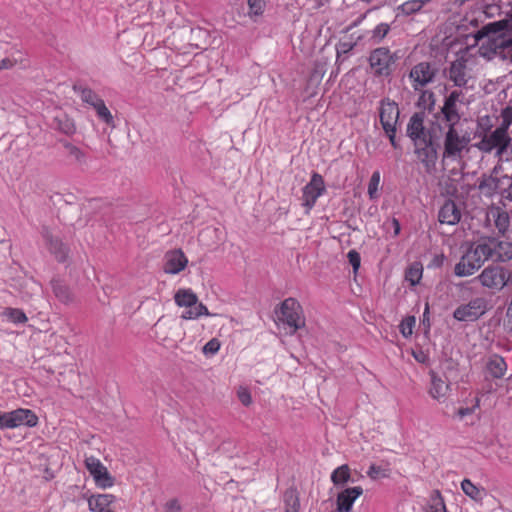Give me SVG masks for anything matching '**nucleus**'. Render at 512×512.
<instances>
[{
  "mask_svg": "<svg viewBox=\"0 0 512 512\" xmlns=\"http://www.w3.org/2000/svg\"><path fill=\"white\" fill-rule=\"evenodd\" d=\"M499 23H491L476 34L479 53L486 59L499 57L512 62V29L500 31Z\"/></svg>",
  "mask_w": 512,
  "mask_h": 512,
  "instance_id": "nucleus-1",
  "label": "nucleus"
},
{
  "mask_svg": "<svg viewBox=\"0 0 512 512\" xmlns=\"http://www.w3.org/2000/svg\"><path fill=\"white\" fill-rule=\"evenodd\" d=\"M174 301L178 307L186 308L181 314L184 320H196L201 316H211L207 307L199 302L198 296L190 288H180L174 294Z\"/></svg>",
  "mask_w": 512,
  "mask_h": 512,
  "instance_id": "nucleus-2",
  "label": "nucleus"
},
{
  "mask_svg": "<svg viewBox=\"0 0 512 512\" xmlns=\"http://www.w3.org/2000/svg\"><path fill=\"white\" fill-rule=\"evenodd\" d=\"M275 313L278 321L290 328V334L305 326L302 306L295 298L285 299Z\"/></svg>",
  "mask_w": 512,
  "mask_h": 512,
  "instance_id": "nucleus-3",
  "label": "nucleus"
},
{
  "mask_svg": "<svg viewBox=\"0 0 512 512\" xmlns=\"http://www.w3.org/2000/svg\"><path fill=\"white\" fill-rule=\"evenodd\" d=\"M470 140L469 135H461L456 127L447 128L443 140V159L451 161L461 160L463 153L468 150Z\"/></svg>",
  "mask_w": 512,
  "mask_h": 512,
  "instance_id": "nucleus-4",
  "label": "nucleus"
},
{
  "mask_svg": "<svg viewBox=\"0 0 512 512\" xmlns=\"http://www.w3.org/2000/svg\"><path fill=\"white\" fill-rule=\"evenodd\" d=\"M510 143L511 137L509 134L497 127L495 130L485 133L474 146L486 154L494 152L495 157L501 159Z\"/></svg>",
  "mask_w": 512,
  "mask_h": 512,
  "instance_id": "nucleus-5",
  "label": "nucleus"
},
{
  "mask_svg": "<svg viewBox=\"0 0 512 512\" xmlns=\"http://www.w3.org/2000/svg\"><path fill=\"white\" fill-rule=\"evenodd\" d=\"M474 280L491 293L502 291L508 284L505 268L498 265H488Z\"/></svg>",
  "mask_w": 512,
  "mask_h": 512,
  "instance_id": "nucleus-6",
  "label": "nucleus"
},
{
  "mask_svg": "<svg viewBox=\"0 0 512 512\" xmlns=\"http://www.w3.org/2000/svg\"><path fill=\"white\" fill-rule=\"evenodd\" d=\"M485 261L487 259L478 242L476 245L471 246L460 258L459 262L455 265L454 273L458 277L471 276Z\"/></svg>",
  "mask_w": 512,
  "mask_h": 512,
  "instance_id": "nucleus-7",
  "label": "nucleus"
},
{
  "mask_svg": "<svg viewBox=\"0 0 512 512\" xmlns=\"http://www.w3.org/2000/svg\"><path fill=\"white\" fill-rule=\"evenodd\" d=\"M478 188L479 191L486 197H493L495 194H501L504 195L507 199L512 200L511 176H483L479 182Z\"/></svg>",
  "mask_w": 512,
  "mask_h": 512,
  "instance_id": "nucleus-8",
  "label": "nucleus"
},
{
  "mask_svg": "<svg viewBox=\"0 0 512 512\" xmlns=\"http://www.w3.org/2000/svg\"><path fill=\"white\" fill-rule=\"evenodd\" d=\"M397 58L389 48L378 47L371 51L368 60L376 76H389L392 73Z\"/></svg>",
  "mask_w": 512,
  "mask_h": 512,
  "instance_id": "nucleus-9",
  "label": "nucleus"
},
{
  "mask_svg": "<svg viewBox=\"0 0 512 512\" xmlns=\"http://www.w3.org/2000/svg\"><path fill=\"white\" fill-rule=\"evenodd\" d=\"M479 244L487 260L494 262H507L512 260V242L487 238L479 241Z\"/></svg>",
  "mask_w": 512,
  "mask_h": 512,
  "instance_id": "nucleus-10",
  "label": "nucleus"
},
{
  "mask_svg": "<svg viewBox=\"0 0 512 512\" xmlns=\"http://www.w3.org/2000/svg\"><path fill=\"white\" fill-rule=\"evenodd\" d=\"M488 308V302L484 297H475L467 304L460 305L453 312V317L458 321L473 322L484 315Z\"/></svg>",
  "mask_w": 512,
  "mask_h": 512,
  "instance_id": "nucleus-11",
  "label": "nucleus"
},
{
  "mask_svg": "<svg viewBox=\"0 0 512 512\" xmlns=\"http://www.w3.org/2000/svg\"><path fill=\"white\" fill-rule=\"evenodd\" d=\"M84 463L98 488L107 489L114 485V477L98 458L87 456Z\"/></svg>",
  "mask_w": 512,
  "mask_h": 512,
  "instance_id": "nucleus-12",
  "label": "nucleus"
},
{
  "mask_svg": "<svg viewBox=\"0 0 512 512\" xmlns=\"http://www.w3.org/2000/svg\"><path fill=\"white\" fill-rule=\"evenodd\" d=\"M436 73V68L429 62H420L414 65L409 73V79L413 89L417 91L432 83Z\"/></svg>",
  "mask_w": 512,
  "mask_h": 512,
  "instance_id": "nucleus-13",
  "label": "nucleus"
},
{
  "mask_svg": "<svg viewBox=\"0 0 512 512\" xmlns=\"http://www.w3.org/2000/svg\"><path fill=\"white\" fill-rule=\"evenodd\" d=\"M325 192L323 177L314 173L304 188L302 193V205L306 208L308 214L316 204L317 199Z\"/></svg>",
  "mask_w": 512,
  "mask_h": 512,
  "instance_id": "nucleus-14",
  "label": "nucleus"
},
{
  "mask_svg": "<svg viewBox=\"0 0 512 512\" xmlns=\"http://www.w3.org/2000/svg\"><path fill=\"white\" fill-rule=\"evenodd\" d=\"M461 96V91L454 90L446 97L444 101L441 112L445 121L447 122V128L456 127V124L460 121L461 117L458 112L457 103L460 101Z\"/></svg>",
  "mask_w": 512,
  "mask_h": 512,
  "instance_id": "nucleus-15",
  "label": "nucleus"
},
{
  "mask_svg": "<svg viewBox=\"0 0 512 512\" xmlns=\"http://www.w3.org/2000/svg\"><path fill=\"white\" fill-rule=\"evenodd\" d=\"M407 135L415 144H423L427 139L432 138L428 130L424 126V119L421 114H414L407 125Z\"/></svg>",
  "mask_w": 512,
  "mask_h": 512,
  "instance_id": "nucleus-16",
  "label": "nucleus"
},
{
  "mask_svg": "<svg viewBox=\"0 0 512 512\" xmlns=\"http://www.w3.org/2000/svg\"><path fill=\"white\" fill-rule=\"evenodd\" d=\"M380 122L383 129L395 128L399 119L398 105L390 99H384L380 104Z\"/></svg>",
  "mask_w": 512,
  "mask_h": 512,
  "instance_id": "nucleus-17",
  "label": "nucleus"
},
{
  "mask_svg": "<svg viewBox=\"0 0 512 512\" xmlns=\"http://www.w3.org/2000/svg\"><path fill=\"white\" fill-rule=\"evenodd\" d=\"M164 259L165 263L163 269L167 274H178L183 271L188 264V258L181 249L168 251Z\"/></svg>",
  "mask_w": 512,
  "mask_h": 512,
  "instance_id": "nucleus-18",
  "label": "nucleus"
},
{
  "mask_svg": "<svg viewBox=\"0 0 512 512\" xmlns=\"http://www.w3.org/2000/svg\"><path fill=\"white\" fill-rule=\"evenodd\" d=\"M363 494V488L354 486L338 493L336 498L337 512H351L354 502Z\"/></svg>",
  "mask_w": 512,
  "mask_h": 512,
  "instance_id": "nucleus-19",
  "label": "nucleus"
},
{
  "mask_svg": "<svg viewBox=\"0 0 512 512\" xmlns=\"http://www.w3.org/2000/svg\"><path fill=\"white\" fill-rule=\"evenodd\" d=\"M414 146L415 154L425 167L428 170L434 167L437 160V150L433 144L432 138L425 140L423 144H415Z\"/></svg>",
  "mask_w": 512,
  "mask_h": 512,
  "instance_id": "nucleus-20",
  "label": "nucleus"
},
{
  "mask_svg": "<svg viewBox=\"0 0 512 512\" xmlns=\"http://www.w3.org/2000/svg\"><path fill=\"white\" fill-rule=\"evenodd\" d=\"M46 245L50 253L58 262H66L69 257V248L60 239L54 237L49 231L43 232Z\"/></svg>",
  "mask_w": 512,
  "mask_h": 512,
  "instance_id": "nucleus-21",
  "label": "nucleus"
},
{
  "mask_svg": "<svg viewBox=\"0 0 512 512\" xmlns=\"http://www.w3.org/2000/svg\"><path fill=\"white\" fill-rule=\"evenodd\" d=\"M10 413L12 429L20 426L35 427L38 423V417L30 409L19 408Z\"/></svg>",
  "mask_w": 512,
  "mask_h": 512,
  "instance_id": "nucleus-22",
  "label": "nucleus"
},
{
  "mask_svg": "<svg viewBox=\"0 0 512 512\" xmlns=\"http://www.w3.org/2000/svg\"><path fill=\"white\" fill-rule=\"evenodd\" d=\"M461 219V212L456 203L448 200L444 203L438 213V220L441 224L455 225Z\"/></svg>",
  "mask_w": 512,
  "mask_h": 512,
  "instance_id": "nucleus-23",
  "label": "nucleus"
},
{
  "mask_svg": "<svg viewBox=\"0 0 512 512\" xmlns=\"http://www.w3.org/2000/svg\"><path fill=\"white\" fill-rule=\"evenodd\" d=\"M115 496L112 494H95L88 498V508L91 512H106L110 510Z\"/></svg>",
  "mask_w": 512,
  "mask_h": 512,
  "instance_id": "nucleus-24",
  "label": "nucleus"
},
{
  "mask_svg": "<svg viewBox=\"0 0 512 512\" xmlns=\"http://www.w3.org/2000/svg\"><path fill=\"white\" fill-rule=\"evenodd\" d=\"M449 79L458 87L467 84L466 64L462 60L452 62L449 68Z\"/></svg>",
  "mask_w": 512,
  "mask_h": 512,
  "instance_id": "nucleus-25",
  "label": "nucleus"
},
{
  "mask_svg": "<svg viewBox=\"0 0 512 512\" xmlns=\"http://www.w3.org/2000/svg\"><path fill=\"white\" fill-rule=\"evenodd\" d=\"M52 290L55 297L64 304L74 301V295L71 289L61 280L54 279L51 281Z\"/></svg>",
  "mask_w": 512,
  "mask_h": 512,
  "instance_id": "nucleus-26",
  "label": "nucleus"
},
{
  "mask_svg": "<svg viewBox=\"0 0 512 512\" xmlns=\"http://www.w3.org/2000/svg\"><path fill=\"white\" fill-rule=\"evenodd\" d=\"M507 370V364L501 356L493 355L487 363V371L493 378H502Z\"/></svg>",
  "mask_w": 512,
  "mask_h": 512,
  "instance_id": "nucleus-27",
  "label": "nucleus"
},
{
  "mask_svg": "<svg viewBox=\"0 0 512 512\" xmlns=\"http://www.w3.org/2000/svg\"><path fill=\"white\" fill-rule=\"evenodd\" d=\"M449 385L446 384L441 378L435 373L431 374V387L429 390L430 395L436 399H444L448 393Z\"/></svg>",
  "mask_w": 512,
  "mask_h": 512,
  "instance_id": "nucleus-28",
  "label": "nucleus"
},
{
  "mask_svg": "<svg viewBox=\"0 0 512 512\" xmlns=\"http://www.w3.org/2000/svg\"><path fill=\"white\" fill-rule=\"evenodd\" d=\"M283 502L285 512H299L300 499L297 489L294 487L287 489L283 495Z\"/></svg>",
  "mask_w": 512,
  "mask_h": 512,
  "instance_id": "nucleus-29",
  "label": "nucleus"
},
{
  "mask_svg": "<svg viewBox=\"0 0 512 512\" xmlns=\"http://www.w3.org/2000/svg\"><path fill=\"white\" fill-rule=\"evenodd\" d=\"M463 493L476 502H481L486 495V491L482 487L476 486L470 479H464L461 482Z\"/></svg>",
  "mask_w": 512,
  "mask_h": 512,
  "instance_id": "nucleus-30",
  "label": "nucleus"
},
{
  "mask_svg": "<svg viewBox=\"0 0 512 512\" xmlns=\"http://www.w3.org/2000/svg\"><path fill=\"white\" fill-rule=\"evenodd\" d=\"M331 481L335 486H344L351 479V470L347 464H343L331 473Z\"/></svg>",
  "mask_w": 512,
  "mask_h": 512,
  "instance_id": "nucleus-31",
  "label": "nucleus"
},
{
  "mask_svg": "<svg viewBox=\"0 0 512 512\" xmlns=\"http://www.w3.org/2000/svg\"><path fill=\"white\" fill-rule=\"evenodd\" d=\"M424 512H447L446 505L439 491H433Z\"/></svg>",
  "mask_w": 512,
  "mask_h": 512,
  "instance_id": "nucleus-32",
  "label": "nucleus"
},
{
  "mask_svg": "<svg viewBox=\"0 0 512 512\" xmlns=\"http://www.w3.org/2000/svg\"><path fill=\"white\" fill-rule=\"evenodd\" d=\"M492 215L494 217L496 228L501 234H504L510 226L509 214L506 211L497 208L492 211Z\"/></svg>",
  "mask_w": 512,
  "mask_h": 512,
  "instance_id": "nucleus-33",
  "label": "nucleus"
},
{
  "mask_svg": "<svg viewBox=\"0 0 512 512\" xmlns=\"http://www.w3.org/2000/svg\"><path fill=\"white\" fill-rule=\"evenodd\" d=\"M92 108L96 111V114L101 121L111 127H115L114 117L105 105L103 99H100V101H98Z\"/></svg>",
  "mask_w": 512,
  "mask_h": 512,
  "instance_id": "nucleus-34",
  "label": "nucleus"
},
{
  "mask_svg": "<svg viewBox=\"0 0 512 512\" xmlns=\"http://www.w3.org/2000/svg\"><path fill=\"white\" fill-rule=\"evenodd\" d=\"M74 91L79 93L80 99L83 103L91 107H93L98 101H100V99H102L96 92L87 87L77 88L75 86Z\"/></svg>",
  "mask_w": 512,
  "mask_h": 512,
  "instance_id": "nucleus-35",
  "label": "nucleus"
},
{
  "mask_svg": "<svg viewBox=\"0 0 512 512\" xmlns=\"http://www.w3.org/2000/svg\"><path fill=\"white\" fill-rule=\"evenodd\" d=\"M423 268L419 263H413L405 273V279L412 286L418 284L422 278Z\"/></svg>",
  "mask_w": 512,
  "mask_h": 512,
  "instance_id": "nucleus-36",
  "label": "nucleus"
},
{
  "mask_svg": "<svg viewBox=\"0 0 512 512\" xmlns=\"http://www.w3.org/2000/svg\"><path fill=\"white\" fill-rule=\"evenodd\" d=\"M391 27L388 23H380L371 31V41L374 44L381 43L390 32Z\"/></svg>",
  "mask_w": 512,
  "mask_h": 512,
  "instance_id": "nucleus-37",
  "label": "nucleus"
},
{
  "mask_svg": "<svg viewBox=\"0 0 512 512\" xmlns=\"http://www.w3.org/2000/svg\"><path fill=\"white\" fill-rule=\"evenodd\" d=\"M3 315L8 319V321L14 324L25 323L28 320L25 313L21 309L17 308H7Z\"/></svg>",
  "mask_w": 512,
  "mask_h": 512,
  "instance_id": "nucleus-38",
  "label": "nucleus"
},
{
  "mask_svg": "<svg viewBox=\"0 0 512 512\" xmlns=\"http://www.w3.org/2000/svg\"><path fill=\"white\" fill-rule=\"evenodd\" d=\"M64 148L68 156L73 158L77 163L83 164L86 162L85 153L79 147L71 143H65Z\"/></svg>",
  "mask_w": 512,
  "mask_h": 512,
  "instance_id": "nucleus-39",
  "label": "nucleus"
},
{
  "mask_svg": "<svg viewBox=\"0 0 512 512\" xmlns=\"http://www.w3.org/2000/svg\"><path fill=\"white\" fill-rule=\"evenodd\" d=\"M415 324L416 319L414 316H407L401 321L399 330L404 338H409L413 334Z\"/></svg>",
  "mask_w": 512,
  "mask_h": 512,
  "instance_id": "nucleus-40",
  "label": "nucleus"
},
{
  "mask_svg": "<svg viewBox=\"0 0 512 512\" xmlns=\"http://www.w3.org/2000/svg\"><path fill=\"white\" fill-rule=\"evenodd\" d=\"M381 175L379 171H374L371 175L368 184V195L370 199H376L378 197V189L380 185Z\"/></svg>",
  "mask_w": 512,
  "mask_h": 512,
  "instance_id": "nucleus-41",
  "label": "nucleus"
},
{
  "mask_svg": "<svg viewBox=\"0 0 512 512\" xmlns=\"http://www.w3.org/2000/svg\"><path fill=\"white\" fill-rule=\"evenodd\" d=\"M423 7V2L420 0H410L404 2L402 5L399 6V9L401 12L405 15L413 14Z\"/></svg>",
  "mask_w": 512,
  "mask_h": 512,
  "instance_id": "nucleus-42",
  "label": "nucleus"
},
{
  "mask_svg": "<svg viewBox=\"0 0 512 512\" xmlns=\"http://www.w3.org/2000/svg\"><path fill=\"white\" fill-rule=\"evenodd\" d=\"M501 118L502 122L498 126L499 129L503 130L504 132L508 133L509 127L512 124V107H506L501 112Z\"/></svg>",
  "mask_w": 512,
  "mask_h": 512,
  "instance_id": "nucleus-43",
  "label": "nucleus"
},
{
  "mask_svg": "<svg viewBox=\"0 0 512 512\" xmlns=\"http://www.w3.org/2000/svg\"><path fill=\"white\" fill-rule=\"evenodd\" d=\"M237 397L244 406H250L252 404L251 393L246 387H239L237 390Z\"/></svg>",
  "mask_w": 512,
  "mask_h": 512,
  "instance_id": "nucleus-44",
  "label": "nucleus"
},
{
  "mask_svg": "<svg viewBox=\"0 0 512 512\" xmlns=\"http://www.w3.org/2000/svg\"><path fill=\"white\" fill-rule=\"evenodd\" d=\"M367 475L375 480V479H378L380 477H387L388 476V473H387V470L385 469H382L380 466H377L375 464H372L368 471H367Z\"/></svg>",
  "mask_w": 512,
  "mask_h": 512,
  "instance_id": "nucleus-45",
  "label": "nucleus"
},
{
  "mask_svg": "<svg viewBox=\"0 0 512 512\" xmlns=\"http://www.w3.org/2000/svg\"><path fill=\"white\" fill-rule=\"evenodd\" d=\"M220 349V342L213 338L209 340L203 347L204 354H216Z\"/></svg>",
  "mask_w": 512,
  "mask_h": 512,
  "instance_id": "nucleus-46",
  "label": "nucleus"
},
{
  "mask_svg": "<svg viewBox=\"0 0 512 512\" xmlns=\"http://www.w3.org/2000/svg\"><path fill=\"white\" fill-rule=\"evenodd\" d=\"M250 13L254 15H261L264 8V0H248Z\"/></svg>",
  "mask_w": 512,
  "mask_h": 512,
  "instance_id": "nucleus-47",
  "label": "nucleus"
},
{
  "mask_svg": "<svg viewBox=\"0 0 512 512\" xmlns=\"http://www.w3.org/2000/svg\"><path fill=\"white\" fill-rule=\"evenodd\" d=\"M347 257L349 263L353 267V270L356 272L359 269L361 263L360 254L356 250H350L347 254Z\"/></svg>",
  "mask_w": 512,
  "mask_h": 512,
  "instance_id": "nucleus-48",
  "label": "nucleus"
},
{
  "mask_svg": "<svg viewBox=\"0 0 512 512\" xmlns=\"http://www.w3.org/2000/svg\"><path fill=\"white\" fill-rule=\"evenodd\" d=\"M480 406V399L475 398V403L472 407H466V408H460L458 410V416L460 418H464L468 415H471L476 409H478Z\"/></svg>",
  "mask_w": 512,
  "mask_h": 512,
  "instance_id": "nucleus-49",
  "label": "nucleus"
},
{
  "mask_svg": "<svg viewBox=\"0 0 512 512\" xmlns=\"http://www.w3.org/2000/svg\"><path fill=\"white\" fill-rule=\"evenodd\" d=\"M11 428V413L0 411V430Z\"/></svg>",
  "mask_w": 512,
  "mask_h": 512,
  "instance_id": "nucleus-50",
  "label": "nucleus"
},
{
  "mask_svg": "<svg viewBox=\"0 0 512 512\" xmlns=\"http://www.w3.org/2000/svg\"><path fill=\"white\" fill-rule=\"evenodd\" d=\"M384 226L387 228V229H392L393 230V236L396 237L400 234V231H401V226H400V223L398 221V219L396 218H392L391 220L389 221H386L384 223Z\"/></svg>",
  "mask_w": 512,
  "mask_h": 512,
  "instance_id": "nucleus-51",
  "label": "nucleus"
},
{
  "mask_svg": "<svg viewBox=\"0 0 512 512\" xmlns=\"http://www.w3.org/2000/svg\"><path fill=\"white\" fill-rule=\"evenodd\" d=\"M182 508L177 499H171L164 505V512H181Z\"/></svg>",
  "mask_w": 512,
  "mask_h": 512,
  "instance_id": "nucleus-52",
  "label": "nucleus"
},
{
  "mask_svg": "<svg viewBox=\"0 0 512 512\" xmlns=\"http://www.w3.org/2000/svg\"><path fill=\"white\" fill-rule=\"evenodd\" d=\"M396 130L397 128H387V129H384L385 133L387 134L389 140H390V143L391 145L394 147V148H397L398 147V144L396 142Z\"/></svg>",
  "mask_w": 512,
  "mask_h": 512,
  "instance_id": "nucleus-53",
  "label": "nucleus"
},
{
  "mask_svg": "<svg viewBox=\"0 0 512 512\" xmlns=\"http://www.w3.org/2000/svg\"><path fill=\"white\" fill-rule=\"evenodd\" d=\"M15 64L14 60L5 58L0 60V70L12 68Z\"/></svg>",
  "mask_w": 512,
  "mask_h": 512,
  "instance_id": "nucleus-54",
  "label": "nucleus"
},
{
  "mask_svg": "<svg viewBox=\"0 0 512 512\" xmlns=\"http://www.w3.org/2000/svg\"><path fill=\"white\" fill-rule=\"evenodd\" d=\"M61 129L66 134H72L75 131V126L72 122L67 120L64 127H62Z\"/></svg>",
  "mask_w": 512,
  "mask_h": 512,
  "instance_id": "nucleus-55",
  "label": "nucleus"
},
{
  "mask_svg": "<svg viewBox=\"0 0 512 512\" xmlns=\"http://www.w3.org/2000/svg\"><path fill=\"white\" fill-rule=\"evenodd\" d=\"M412 354H413L414 358L420 363H424L427 358L426 355L422 351H420L419 353L413 352Z\"/></svg>",
  "mask_w": 512,
  "mask_h": 512,
  "instance_id": "nucleus-56",
  "label": "nucleus"
},
{
  "mask_svg": "<svg viewBox=\"0 0 512 512\" xmlns=\"http://www.w3.org/2000/svg\"><path fill=\"white\" fill-rule=\"evenodd\" d=\"M508 282L510 281L512 283V270L507 275Z\"/></svg>",
  "mask_w": 512,
  "mask_h": 512,
  "instance_id": "nucleus-57",
  "label": "nucleus"
}]
</instances>
